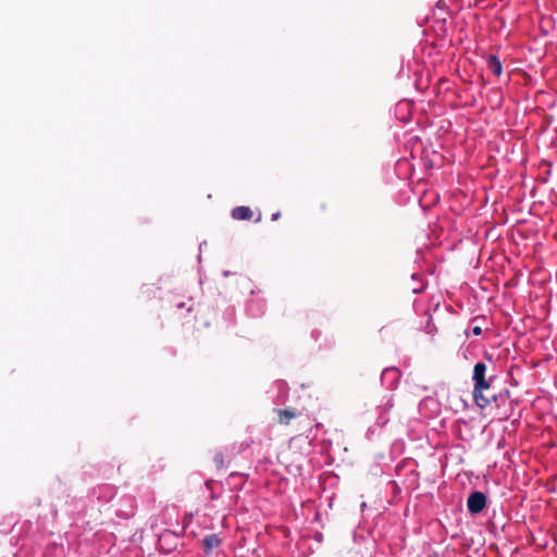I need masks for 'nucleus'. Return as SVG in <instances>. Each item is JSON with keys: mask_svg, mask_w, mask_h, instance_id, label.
I'll use <instances>...</instances> for the list:
<instances>
[{"mask_svg": "<svg viewBox=\"0 0 557 557\" xmlns=\"http://www.w3.org/2000/svg\"><path fill=\"white\" fill-rule=\"evenodd\" d=\"M487 367L484 362H476L473 368V400L478 407L484 409L491 403L486 394L491 388L492 377H486Z\"/></svg>", "mask_w": 557, "mask_h": 557, "instance_id": "1", "label": "nucleus"}, {"mask_svg": "<svg viewBox=\"0 0 557 557\" xmlns=\"http://www.w3.org/2000/svg\"><path fill=\"white\" fill-rule=\"evenodd\" d=\"M486 506V497L482 492H473L469 495L467 500L468 510L471 513L481 512Z\"/></svg>", "mask_w": 557, "mask_h": 557, "instance_id": "2", "label": "nucleus"}, {"mask_svg": "<svg viewBox=\"0 0 557 557\" xmlns=\"http://www.w3.org/2000/svg\"><path fill=\"white\" fill-rule=\"evenodd\" d=\"M222 540L216 534H209L202 540L203 550L209 554L212 549L218 548Z\"/></svg>", "mask_w": 557, "mask_h": 557, "instance_id": "3", "label": "nucleus"}, {"mask_svg": "<svg viewBox=\"0 0 557 557\" xmlns=\"http://www.w3.org/2000/svg\"><path fill=\"white\" fill-rule=\"evenodd\" d=\"M232 218L235 220H250L252 218V211L248 207H236L232 210Z\"/></svg>", "mask_w": 557, "mask_h": 557, "instance_id": "4", "label": "nucleus"}, {"mask_svg": "<svg viewBox=\"0 0 557 557\" xmlns=\"http://www.w3.org/2000/svg\"><path fill=\"white\" fill-rule=\"evenodd\" d=\"M487 69L495 75L500 76L503 73V66L499 59L495 55L487 58Z\"/></svg>", "mask_w": 557, "mask_h": 557, "instance_id": "5", "label": "nucleus"}, {"mask_svg": "<svg viewBox=\"0 0 557 557\" xmlns=\"http://www.w3.org/2000/svg\"><path fill=\"white\" fill-rule=\"evenodd\" d=\"M278 423L287 425L292 419L297 417V413L292 409L277 410Z\"/></svg>", "mask_w": 557, "mask_h": 557, "instance_id": "6", "label": "nucleus"}, {"mask_svg": "<svg viewBox=\"0 0 557 557\" xmlns=\"http://www.w3.org/2000/svg\"><path fill=\"white\" fill-rule=\"evenodd\" d=\"M472 333H473L474 335H481V333H482V329H481L480 326H474V327L472 329Z\"/></svg>", "mask_w": 557, "mask_h": 557, "instance_id": "7", "label": "nucleus"}]
</instances>
